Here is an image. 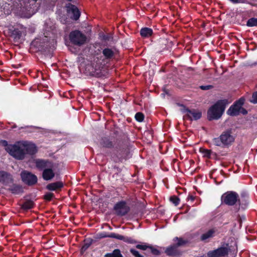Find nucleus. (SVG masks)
Returning a JSON list of instances; mask_svg holds the SVG:
<instances>
[{"label":"nucleus","instance_id":"nucleus-1","mask_svg":"<svg viewBox=\"0 0 257 257\" xmlns=\"http://www.w3.org/2000/svg\"><path fill=\"white\" fill-rule=\"evenodd\" d=\"M235 136L232 134L231 129L224 131L219 137L213 140V144L218 147H228L234 142Z\"/></svg>","mask_w":257,"mask_h":257},{"label":"nucleus","instance_id":"nucleus-2","mask_svg":"<svg viewBox=\"0 0 257 257\" xmlns=\"http://www.w3.org/2000/svg\"><path fill=\"white\" fill-rule=\"evenodd\" d=\"M5 149L11 156L18 160H22L25 157L21 141L14 145H10Z\"/></svg>","mask_w":257,"mask_h":257},{"label":"nucleus","instance_id":"nucleus-3","mask_svg":"<svg viewBox=\"0 0 257 257\" xmlns=\"http://www.w3.org/2000/svg\"><path fill=\"white\" fill-rule=\"evenodd\" d=\"M69 39L71 44L77 46H81L86 41V36L79 30L71 31L69 35Z\"/></svg>","mask_w":257,"mask_h":257},{"label":"nucleus","instance_id":"nucleus-4","mask_svg":"<svg viewBox=\"0 0 257 257\" xmlns=\"http://www.w3.org/2000/svg\"><path fill=\"white\" fill-rule=\"evenodd\" d=\"M222 202L226 205L232 206L236 203L240 204V200L238 194L233 191H228L224 193L221 197Z\"/></svg>","mask_w":257,"mask_h":257},{"label":"nucleus","instance_id":"nucleus-5","mask_svg":"<svg viewBox=\"0 0 257 257\" xmlns=\"http://www.w3.org/2000/svg\"><path fill=\"white\" fill-rule=\"evenodd\" d=\"M228 103L226 99L219 100L208 109L207 112H224Z\"/></svg>","mask_w":257,"mask_h":257},{"label":"nucleus","instance_id":"nucleus-6","mask_svg":"<svg viewBox=\"0 0 257 257\" xmlns=\"http://www.w3.org/2000/svg\"><path fill=\"white\" fill-rule=\"evenodd\" d=\"M244 101L243 97H240L231 105L226 112H247V110L242 107Z\"/></svg>","mask_w":257,"mask_h":257},{"label":"nucleus","instance_id":"nucleus-7","mask_svg":"<svg viewBox=\"0 0 257 257\" xmlns=\"http://www.w3.org/2000/svg\"><path fill=\"white\" fill-rule=\"evenodd\" d=\"M21 176L23 181L29 185H34L37 182L36 176L28 171H23Z\"/></svg>","mask_w":257,"mask_h":257},{"label":"nucleus","instance_id":"nucleus-8","mask_svg":"<svg viewBox=\"0 0 257 257\" xmlns=\"http://www.w3.org/2000/svg\"><path fill=\"white\" fill-rule=\"evenodd\" d=\"M8 33L10 37L13 39L14 42L16 43L19 42L21 39L23 34V31L22 29L11 26L8 29Z\"/></svg>","mask_w":257,"mask_h":257},{"label":"nucleus","instance_id":"nucleus-9","mask_svg":"<svg viewBox=\"0 0 257 257\" xmlns=\"http://www.w3.org/2000/svg\"><path fill=\"white\" fill-rule=\"evenodd\" d=\"M176 239L178 241L177 244L170 246L165 250L166 253L169 255L176 256L179 254V252L178 250V247L185 243V242L181 238L176 237Z\"/></svg>","mask_w":257,"mask_h":257},{"label":"nucleus","instance_id":"nucleus-10","mask_svg":"<svg viewBox=\"0 0 257 257\" xmlns=\"http://www.w3.org/2000/svg\"><path fill=\"white\" fill-rule=\"evenodd\" d=\"M25 155H33L37 152L36 147L35 144L27 141H21Z\"/></svg>","mask_w":257,"mask_h":257},{"label":"nucleus","instance_id":"nucleus-11","mask_svg":"<svg viewBox=\"0 0 257 257\" xmlns=\"http://www.w3.org/2000/svg\"><path fill=\"white\" fill-rule=\"evenodd\" d=\"M37 168L40 170H44L49 167H53V162L47 160L38 159L35 161Z\"/></svg>","mask_w":257,"mask_h":257},{"label":"nucleus","instance_id":"nucleus-12","mask_svg":"<svg viewBox=\"0 0 257 257\" xmlns=\"http://www.w3.org/2000/svg\"><path fill=\"white\" fill-rule=\"evenodd\" d=\"M66 8L68 13H71L73 14V19L74 20L79 19L80 16V12L76 6L69 3L66 5Z\"/></svg>","mask_w":257,"mask_h":257},{"label":"nucleus","instance_id":"nucleus-13","mask_svg":"<svg viewBox=\"0 0 257 257\" xmlns=\"http://www.w3.org/2000/svg\"><path fill=\"white\" fill-rule=\"evenodd\" d=\"M114 210L118 215H124L127 213L129 208L124 202H120L115 204Z\"/></svg>","mask_w":257,"mask_h":257},{"label":"nucleus","instance_id":"nucleus-14","mask_svg":"<svg viewBox=\"0 0 257 257\" xmlns=\"http://www.w3.org/2000/svg\"><path fill=\"white\" fill-rule=\"evenodd\" d=\"M114 48H109L108 47L102 49V54L104 59L106 60L110 61L115 58V53Z\"/></svg>","mask_w":257,"mask_h":257},{"label":"nucleus","instance_id":"nucleus-15","mask_svg":"<svg viewBox=\"0 0 257 257\" xmlns=\"http://www.w3.org/2000/svg\"><path fill=\"white\" fill-rule=\"evenodd\" d=\"M53 167H49L44 169L43 171L42 177L44 180L48 181L52 179L55 176V173L53 170Z\"/></svg>","mask_w":257,"mask_h":257},{"label":"nucleus","instance_id":"nucleus-16","mask_svg":"<svg viewBox=\"0 0 257 257\" xmlns=\"http://www.w3.org/2000/svg\"><path fill=\"white\" fill-rule=\"evenodd\" d=\"M63 187V183L61 181L53 182L48 184L46 189L50 191H57Z\"/></svg>","mask_w":257,"mask_h":257},{"label":"nucleus","instance_id":"nucleus-17","mask_svg":"<svg viewBox=\"0 0 257 257\" xmlns=\"http://www.w3.org/2000/svg\"><path fill=\"white\" fill-rule=\"evenodd\" d=\"M11 181L12 177L10 174L4 171H0V182L7 184Z\"/></svg>","mask_w":257,"mask_h":257},{"label":"nucleus","instance_id":"nucleus-18","mask_svg":"<svg viewBox=\"0 0 257 257\" xmlns=\"http://www.w3.org/2000/svg\"><path fill=\"white\" fill-rule=\"evenodd\" d=\"M153 34V31L151 28L148 27L142 28L140 30V35L144 38H148Z\"/></svg>","mask_w":257,"mask_h":257},{"label":"nucleus","instance_id":"nucleus-19","mask_svg":"<svg viewBox=\"0 0 257 257\" xmlns=\"http://www.w3.org/2000/svg\"><path fill=\"white\" fill-rule=\"evenodd\" d=\"M201 117V113H185L183 118L185 120H196Z\"/></svg>","mask_w":257,"mask_h":257},{"label":"nucleus","instance_id":"nucleus-20","mask_svg":"<svg viewBox=\"0 0 257 257\" xmlns=\"http://www.w3.org/2000/svg\"><path fill=\"white\" fill-rule=\"evenodd\" d=\"M228 252V248L226 246H221L215 250L218 257H223L225 256Z\"/></svg>","mask_w":257,"mask_h":257},{"label":"nucleus","instance_id":"nucleus-21","mask_svg":"<svg viewBox=\"0 0 257 257\" xmlns=\"http://www.w3.org/2000/svg\"><path fill=\"white\" fill-rule=\"evenodd\" d=\"M10 190L15 194H19L23 192V188L20 185H14L11 187Z\"/></svg>","mask_w":257,"mask_h":257},{"label":"nucleus","instance_id":"nucleus-22","mask_svg":"<svg viewBox=\"0 0 257 257\" xmlns=\"http://www.w3.org/2000/svg\"><path fill=\"white\" fill-rule=\"evenodd\" d=\"M214 233V230L213 229H210L208 230L207 232L203 233L201 236V239L202 240H206L210 237H212L213 236V234Z\"/></svg>","mask_w":257,"mask_h":257},{"label":"nucleus","instance_id":"nucleus-23","mask_svg":"<svg viewBox=\"0 0 257 257\" xmlns=\"http://www.w3.org/2000/svg\"><path fill=\"white\" fill-rule=\"evenodd\" d=\"M222 113H207V118L209 120H217L221 117Z\"/></svg>","mask_w":257,"mask_h":257},{"label":"nucleus","instance_id":"nucleus-24","mask_svg":"<svg viewBox=\"0 0 257 257\" xmlns=\"http://www.w3.org/2000/svg\"><path fill=\"white\" fill-rule=\"evenodd\" d=\"M34 203L32 200H27L22 205V207L24 209L27 210L33 207Z\"/></svg>","mask_w":257,"mask_h":257},{"label":"nucleus","instance_id":"nucleus-25","mask_svg":"<svg viewBox=\"0 0 257 257\" xmlns=\"http://www.w3.org/2000/svg\"><path fill=\"white\" fill-rule=\"evenodd\" d=\"M246 26L249 27L257 26V18H251L249 19L246 22Z\"/></svg>","mask_w":257,"mask_h":257},{"label":"nucleus","instance_id":"nucleus-26","mask_svg":"<svg viewBox=\"0 0 257 257\" xmlns=\"http://www.w3.org/2000/svg\"><path fill=\"white\" fill-rule=\"evenodd\" d=\"M105 256L110 257H122L119 249H115L111 253H108Z\"/></svg>","mask_w":257,"mask_h":257},{"label":"nucleus","instance_id":"nucleus-27","mask_svg":"<svg viewBox=\"0 0 257 257\" xmlns=\"http://www.w3.org/2000/svg\"><path fill=\"white\" fill-rule=\"evenodd\" d=\"M170 200L175 206H177L179 204V203H180V199H179V198L178 197L176 196H171L170 198Z\"/></svg>","mask_w":257,"mask_h":257},{"label":"nucleus","instance_id":"nucleus-28","mask_svg":"<svg viewBox=\"0 0 257 257\" xmlns=\"http://www.w3.org/2000/svg\"><path fill=\"white\" fill-rule=\"evenodd\" d=\"M200 152L205 157L209 158L211 155V152L209 150L201 149H200Z\"/></svg>","mask_w":257,"mask_h":257},{"label":"nucleus","instance_id":"nucleus-29","mask_svg":"<svg viewBox=\"0 0 257 257\" xmlns=\"http://www.w3.org/2000/svg\"><path fill=\"white\" fill-rule=\"evenodd\" d=\"M135 117L138 121L142 122L144 119L145 116L143 113H136Z\"/></svg>","mask_w":257,"mask_h":257},{"label":"nucleus","instance_id":"nucleus-30","mask_svg":"<svg viewBox=\"0 0 257 257\" xmlns=\"http://www.w3.org/2000/svg\"><path fill=\"white\" fill-rule=\"evenodd\" d=\"M109 236L110 237L116 238V239H118L119 240H124V237L123 236L118 234L114 233H111L109 235Z\"/></svg>","mask_w":257,"mask_h":257},{"label":"nucleus","instance_id":"nucleus-31","mask_svg":"<svg viewBox=\"0 0 257 257\" xmlns=\"http://www.w3.org/2000/svg\"><path fill=\"white\" fill-rule=\"evenodd\" d=\"M102 145L103 146V147H107V148H109V147H110L112 146V143L111 142H110L107 139H105V140H103L102 143Z\"/></svg>","mask_w":257,"mask_h":257},{"label":"nucleus","instance_id":"nucleus-32","mask_svg":"<svg viewBox=\"0 0 257 257\" xmlns=\"http://www.w3.org/2000/svg\"><path fill=\"white\" fill-rule=\"evenodd\" d=\"M54 195L53 193L48 192L45 195L44 198L46 200L50 201L54 197Z\"/></svg>","mask_w":257,"mask_h":257},{"label":"nucleus","instance_id":"nucleus-33","mask_svg":"<svg viewBox=\"0 0 257 257\" xmlns=\"http://www.w3.org/2000/svg\"><path fill=\"white\" fill-rule=\"evenodd\" d=\"M213 88V86L212 85H201L199 86V88L203 90H207L211 89Z\"/></svg>","mask_w":257,"mask_h":257},{"label":"nucleus","instance_id":"nucleus-34","mask_svg":"<svg viewBox=\"0 0 257 257\" xmlns=\"http://www.w3.org/2000/svg\"><path fill=\"white\" fill-rule=\"evenodd\" d=\"M130 251L135 257H143L139 252L135 249H131Z\"/></svg>","mask_w":257,"mask_h":257},{"label":"nucleus","instance_id":"nucleus-35","mask_svg":"<svg viewBox=\"0 0 257 257\" xmlns=\"http://www.w3.org/2000/svg\"><path fill=\"white\" fill-rule=\"evenodd\" d=\"M250 102L253 103H257V91L252 94Z\"/></svg>","mask_w":257,"mask_h":257},{"label":"nucleus","instance_id":"nucleus-36","mask_svg":"<svg viewBox=\"0 0 257 257\" xmlns=\"http://www.w3.org/2000/svg\"><path fill=\"white\" fill-rule=\"evenodd\" d=\"M177 105L179 106H180L181 107V109L182 110H183V112H187V113H189V112H192L191 111V110H190L188 108H186L185 106L183 105V104H180L179 103L177 104Z\"/></svg>","mask_w":257,"mask_h":257},{"label":"nucleus","instance_id":"nucleus-37","mask_svg":"<svg viewBox=\"0 0 257 257\" xmlns=\"http://www.w3.org/2000/svg\"><path fill=\"white\" fill-rule=\"evenodd\" d=\"M137 248H139V249H142V250H146L148 248H149V247L146 245H143V244H138L137 246H136Z\"/></svg>","mask_w":257,"mask_h":257},{"label":"nucleus","instance_id":"nucleus-38","mask_svg":"<svg viewBox=\"0 0 257 257\" xmlns=\"http://www.w3.org/2000/svg\"><path fill=\"white\" fill-rule=\"evenodd\" d=\"M208 257H218L216 252H215V250L210 251L207 254Z\"/></svg>","mask_w":257,"mask_h":257},{"label":"nucleus","instance_id":"nucleus-39","mask_svg":"<svg viewBox=\"0 0 257 257\" xmlns=\"http://www.w3.org/2000/svg\"><path fill=\"white\" fill-rule=\"evenodd\" d=\"M38 42H34L32 43V45H34L35 46L37 47L39 51H43V48L41 47L40 44L38 45Z\"/></svg>","mask_w":257,"mask_h":257},{"label":"nucleus","instance_id":"nucleus-40","mask_svg":"<svg viewBox=\"0 0 257 257\" xmlns=\"http://www.w3.org/2000/svg\"><path fill=\"white\" fill-rule=\"evenodd\" d=\"M233 4H238V3H245L246 0H229Z\"/></svg>","mask_w":257,"mask_h":257},{"label":"nucleus","instance_id":"nucleus-41","mask_svg":"<svg viewBox=\"0 0 257 257\" xmlns=\"http://www.w3.org/2000/svg\"><path fill=\"white\" fill-rule=\"evenodd\" d=\"M149 248L151 249V252L154 254H158L159 253L158 250L155 248H153L152 247H149Z\"/></svg>","mask_w":257,"mask_h":257},{"label":"nucleus","instance_id":"nucleus-42","mask_svg":"<svg viewBox=\"0 0 257 257\" xmlns=\"http://www.w3.org/2000/svg\"><path fill=\"white\" fill-rule=\"evenodd\" d=\"M96 75H97L98 77H101L102 75H103V72H102V70H101L100 72H96Z\"/></svg>","mask_w":257,"mask_h":257},{"label":"nucleus","instance_id":"nucleus-43","mask_svg":"<svg viewBox=\"0 0 257 257\" xmlns=\"http://www.w3.org/2000/svg\"><path fill=\"white\" fill-rule=\"evenodd\" d=\"M2 144L4 146L6 147V148H7L8 146L10 145L8 144V142L6 141H3L2 142Z\"/></svg>","mask_w":257,"mask_h":257},{"label":"nucleus","instance_id":"nucleus-44","mask_svg":"<svg viewBox=\"0 0 257 257\" xmlns=\"http://www.w3.org/2000/svg\"><path fill=\"white\" fill-rule=\"evenodd\" d=\"M87 247H88V246H85V245H84V246L82 247V249H83V248H84V249H86Z\"/></svg>","mask_w":257,"mask_h":257},{"label":"nucleus","instance_id":"nucleus-45","mask_svg":"<svg viewBox=\"0 0 257 257\" xmlns=\"http://www.w3.org/2000/svg\"><path fill=\"white\" fill-rule=\"evenodd\" d=\"M231 115H232V116H234V115H235L236 114H237V113H229Z\"/></svg>","mask_w":257,"mask_h":257},{"label":"nucleus","instance_id":"nucleus-46","mask_svg":"<svg viewBox=\"0 0 257 257\" xmlns=\"http://www.w3.org/2000/svg\"><path fill=\"white\" fill-rule=\"evenodd\" d=\"M190 199H191V200H194V198H193V196H191L190 197Z\"/></svg>","mask_w":257,"mask_h":257},{"label":"nucleus","instance_id":"nucleus-47","mask_svg":"<svg viewBox=\"0 0 257 257\" xmlns=\"http://www.w3.org/2000/svg\"><path fill=\"white\" fill-rule=\"evenodd\" d=\"M164 91L166 93H167V94L168 93L167 91L165 89H164Z\"/></svg>","mask_w":257,"mask_h":257},{"label":"nucleus","instance_id":"nucleus-48","mask_svg":"<svg viewBox=\"0 0 257 257\" xmlns=\"http://www.w3.org/2000/svg\"><path fill=\"white\" fill-rule=\"evenodd\" d=\"M67 1L71 2L72 0H67Z\"/></svg>","mask_w":257,"mask_h":257}]
</instances>
